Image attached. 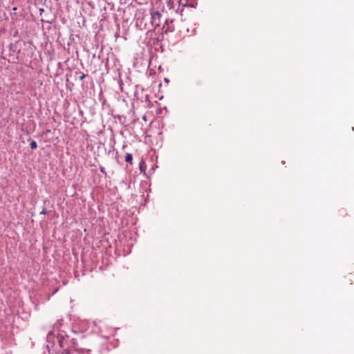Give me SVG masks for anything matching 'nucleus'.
<instances>
[{"mask_svg": "<svg viewBox=\"0 0 354 354\" xmlns=\"http://www.w3.org/2000/svg\"><path fill=\"white\" fill-rule=\"evenodd\" d=\"M161 15L158 11L151 12V24L154 27H158L160 24Z\"/></svg>", "mask_w": 354, "mask_h": 354, "instance_id": "1", "label": "nucleus"}, {"mask_svg": "<svg viewBox=\"0 0 354 354\" xmlns=\"http://www.w3.org/2000/svg\"><path fill=\"white\" fill-rule=\"evenodd\" d=\"M125 160L126 162L131 164L133 160L132 155L131 153H127L125 156Z\"/></svg>", "mask_w": 354, "mask_h": 354, "instance_id": "2", "label": "nucleus"}, {"mask_svg": "<svg viewBox=\"0 0 354 354\" xmlns=\"http://www.w3.org/2000/svg\"><path fill=\"white\" fill-rule=\"evenodd\" d=\"M30 148L32 149H35L37 147V142L35 140H32L30 144Z\"/></svg>", "mask_w": 354, "mask_h": 354, "instance_id": "3", "label": "nucleus"}, {"mask_svg": "<svg viewBox=\"0 0 354 354\" xmlns=\"http://www.w3.org/2000/svg\"><path fill=\"white\" fill-rule=\"evenodd\" d=\"M86 77V75L85 74H82L80 77V80H83Z\"/></svg>", "mask_w": 354, "mask_h": 354, "instance_id": "4", "label": "nucleus"}, {"mask_svg": "<svg viewBox=\"0 0 354 354\" xmlns=\"http://www.w3.org/2000/svg\"><path fill=\"white\" fill-rule=\"evenodd\" d=\"M100 171H101L102 173H104V169L103 167H102V168L100 169Z\"/></svg>", "mask_w": 354, "mask_h": 354, "instance_id": "5", "label": "nucleus"}, {"mask_svg": "<svg viewBox=\"0 0 354 354\" xmlns=\"http://www.w3.org/2000/svg\"><path fill=\"white\" fill-rule=\"evenodd\" d=\"M59 344H60V346H62V339H59Z\"/></svg>", "mask_w": 354, "mask_h": 354, "instance_id": "6", "label": "nucleus"}, {"mask_svg": "<svg viewBox=\"0 0 354 354\" xmlns=\"http://www.w3.org/2000/svg\"><path fill=\"white\" fill-rule=\"evenodd\" d=\"M64 353L65 354H68V351H67V350H64Z\"/></svg>", "mask_w": 354, "mask_h": 354, "instance_id": "7", "label": "nucleus"}, {"mask_svg": "<svg viewBox=\"0 0 354 354\" xmlns=\"http://www.w3.org/2000/svg\"><path fill=\"white\" fill-rule=\"evenodd\" d=\"M41 214H46V211H45V210H43V211L41 212Z\"/></svg>", "mask_w": 354, "mask_h": 354, "instance_id": "8", "label": "nucleus"}]
</instances>
